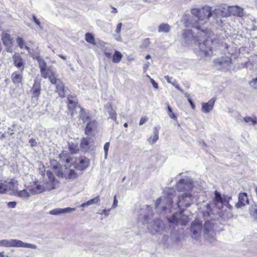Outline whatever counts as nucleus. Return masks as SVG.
Here are the masks:
<instances>
[{
	"instance_id": "49530a36",
	"label": "nucleus",
	"mask_w": 257,
	"mask_h": 257,
	"mask_svg": "<svg viewBox=\"0 0 257 257\" xmlns=\"http://www.w3.org/2000/svg\"><path fill=\"white\" fill-rule=\"evenodd\" d=\"M243 119L246 122L253 124H254L256 122V118H254L249 116L243 117Z\"/></svg>"
},
{
	"instance_id": "680f3d73",
	"label": "nucleus",
	"mask_w": 257,
	"mask_h": 257,
	"mask_svg": "<svg viewBox=\"0 0 257 257\" xmlns=\"http://www.w3.org/2000/svg\"><path fill=\"white\" fill-rule=\"evenodd\" d=\"M117 201L116 199V196H114V200H113V204H112V206L113 207H115L117 206Z\"/></svg>"
},
{
	"instance_id": "e2e57ef3",
	"label": "nucleus",
	"mask_w": 257,
	"mask_h": 257,
	"mask_svg": "<svg viewBox=\"0 0 257 257\" xmlns=\"http://www.w3.org/2000/svg\"><path fill=\"white\" fill-rule=\"evenodd\" d=\"M170 117L171 118L174 119H177V116L175 115V113H170Z\"/></svg>"
},
{
	"instance_id": "6ab92c4d",
	"label": "nucleus",
	"mask_w": 257,
	"mask_h": 257,
	"mask_svg": "<svg viewBox=\"0 0 257 257\" xmlns=\"http://www.w3.org/2000/svg\"><path fill=\"white\" fill-rule=\"evenodd\" d=\"M68 107L69 111L71 112H82L83 108L77 104L74 99H72L68 97Z\"/></svg>"
},
{
	"instance_id": "58836bf2",
	"label": "nucleus",
	"mask_w": 257,
	"mask_h": 257,
	"mask_svg": "<svg viewBox=\"0 0 257 257\" xmlns=\"http://www.w3.org/2000/svg\"><path fill=\"white\" fill-rule=\"evenodd\" d=\"M211 213V209L210 205L207 204L206 205V208L205 210L203 211L202 214L204 219H207L209 216H210Z\"/></svg>"
},
{
	"instance_id": "09e8293b",
	"label": "nucleus",
	"mask_w": 257,
	"mask_h": 257,
	"mask_svg": "<svg viewBox=\"0 0 257 257\" xmlns=\"http://www.w3.org/2000/svg\"><path fill=\"white\" fill-rule=\"evenodd\" d=\"M109 147V142L106 143L104 146L103 149H104V158L105 159L107 158Z\"/></svg>"
},
{
	"instance_id": "a211bd4d",
	"label": "nucleus",
	"mask_w": 257,
	"mask_h": 257,
	"mask_svg": "<svg viewBox=\"0 0 257 257\" xmlns=\"http://www.w3.org/2000/svg\"><path fill=\"white\" fill-rule=\"evenodd\" d=\"M41 92V84L39 82L35 81L31 90L32 99L34 101H37Z\"/></svg>"
},
{
	"instance_id": "6e6552de",
	"label": "nucleus",
	"mask_w": 257,
	"mask_h": 257,
	"mask_svg": "<svg viewBox=\"0 0 257 257\" xmlns=\"http://www.w3.org/2000/svg\"><path fill=\"white\" fill-rule=\"evenodd\" d=\"M214 194V204L217 208L220 209L224 205L230 210L232 208V206L229 203L230 200H231V196L224 195L222 197L220 193L216 190L215 191Z\"/></svg>"
},
{
	"instance_id": "603ef678",
	"label": "nucleus",
	"mask_w": 257,
	"mask_h": 257,
	"mask_svg": "<svg viewBox=\"0 0 257 257\" xmlns=\"http://www.w3.org/2000/svg\"><path fill=\"white\" fill-rule=\"evenodd\" d=\"M33 20V21L36 23V24L40 28H42L40 22L39 21V20L37 18L35 15H33L32 16Z\"/></svg>"
},
{
	"instance_id": "a878e982",
	"label": "nucleus",
	"mask_w": 257,
	"mask_h": 257,
	"mask_svg": "<svg viewBox=\"0 0 257 257\" xmlns=\"http://www.w3.org/2000/svg\"><path fill=\"white\" fill-rule=\"evenodd\" d=\"M51 185L53 186L52 183H51ZM54 188V186H51V187L49 188L48 187H45L40 184H36L32 187L31 190L34 194H39L43 192L46 190H51Z\"/></svg>"
},
{
	"instance_id": "f03ea898",
	"label": "nucleus",
	"mask_w": 257,
	"mask_h": 257,
	"mask_svg": "<svg viewBox=\"0 0 257 257\" xmlns=\"http://www.w3.org/2000/svg\"><path fill=\"white\" fill-rule=\"evenodd\" d=\"M153 214L152 208L149 205H146L141 209L139 219L142 221L143 223H147V227L149 232L155 234L163 231L165 226L163 222L160 219H157L151 221H150Z\"/></svg>"
},
{
	"instance_id": "f8f14e48",
	"label": "nucleus",
	"mask_w": 257,
	"mask_h": 257,
	"mask_svg": "<svg viewBox=\"0 0 257 257\" xmlns=\"http://www.w3.org/2000/svg\"><path fill=\"white\" fill-rule=\"evenodd\" d=\"M204 238L209 242L213 243L215 240V233L213 229V223L209 220L205 222L203 228Z\"/></svg>"
},
{
	"instance_id": "9d476101",
	"label": "nucleus",
	"mask_w": 257,
	"mask_h": 257,
	"mask_svg": "<svg viewBox=\"0 0 257 257\" xmlns=\"http://www.w3.org/2000/svg\"><path fill=\"white\" fill-rule=\"evenodd\" d=\"M214 194V204L217 208L220 209L224 205L230 210L232 208V206L229 203L230 200H231V196L224 195L222 197L220 193L216 190L215 191Z\"/></svg>"
},
{
	"instance_id": "423d86ee",
	"label": "nucleus",
	"mask_w": 257,
	"mask_h": 257,
	"mask_svg": "<svg viewBox=\"0 0 257 257\" xmlns=\"http://www.w3.org/2000/svg\"><path fill=\"white\" fill-rule=\"evenodd\" d=\"M0 246L7 247H24L36 249L37 246L35 244L26 243L16 239L0 240Z\"/></svg>"
},
{
	"instance_id": "0e129e2a",
	"label": "nucleus",
	"mask_w": 257,
	"mask_h": 257,
	"mask_svg": "<svg viewBox=\"0 0 257 257\" xmlns=\"http://www.w3.org/2000/svg\"><path fill=\"white\" fill-rule=\"evenodd\" d=\"M104 54L107 58H110L112 56L111 53L105 52Z\"/></svg>"
},
{
	"instance_id": "4d7b16f0",
	"label": "nucleus",
	"mask_w": 257,
	"mask_h": 257,
	"mask_svg": "<svg viewBox=\"0 0 257 257\" xmlns=\"http://www.w3.org/2000/svg\"><path fill=\"white\" fill-rule=\"evenodd\" d=\"M257 82V77L253 79L251 81L249 82V85L253 87H255V85Z\"/></svg>"
},
{
	"instance_id": "052dcab7",
	"label": "nucleus",
	"mask_w": 257,
	"mask_h": 257,
	"mask_svg": "<svg viewBox=\"0 0 257 257\" xmlns=\"http://www.w3.org/2000/svg\"><path fill=\"white\" fill-rule=\"evenodd\" d=\"M7 133L10 135L12 136L14 134L13 130H12L11 127L8 128V131L7 132Z\"/></svg>"
},
{
	"instance_id": "3c124183",
	"label": "nucleus",
	"mask_w": 257,
	"mask_h": 257,
	"mask_svg": "<svg viewBox=\"0 0 257 257\" xmlns=\"http://www.w3.org/2000/svg\"><path fill=\"white\" fill-rule=\"evenodd\" d=\"M7 206L9 208H15L17 205V202L16 201H11L9 202H6Z\"/></svg>"
},
{
	"instance_id": "0eeeda50",
	"label": "nucleus",
	"mask_w": 257,
	"mask_h": 257,
	"mask_svg": "<svg viewBox=\"0 0 257 257\" xmlns=\"http://www.w3.org/2000/svg\"><path fill=\"white\" fill-rule=\"evenodd\" d=\"M192 15L198 18L199 21H206L211 17V8L205 5L201 9H193L191 11Z\"/></svg>"
},
{
	"instance_id": "8fccbe9b",
	"label": "nucleus",
	"mask_w": 257,
	"mask_h": 257,
	"mask_svg": "<svg viewBox=\"0 0 257 257\" xmlns=\"http://www.w3.org/2000/svg\"><path fill=\"white\" fill-rule=\"evenodd\" d=\"M6 189L5 188V183L0 182V193L4 194L6 193Z\"/></svg>"
},
{
	"instance_id": "ea45409f",
	"label": "nucleus",
	"mask_w": 257,
	"mask_h": 257,
	"mask_svg": "<svg viewBox=\"0 0 257 257\" xmlns=\"http://www.w3.org/2000/svg\"><path fill=\"white\" fill-rule=\"evenodd\" d=\"M121 58V54L119 52L115 51L114 54L113 55L112 61L114 63H118L120 61Z\"/></svg>"
},
{
	"instance_id": "c03bdc74",
	"label": "nucleus",
	"mask_w": 257,
	"mask_h": 257,
	"mask_svg": "<svg viewBox=\"0 0 257 257\" xmlns=\"http://www.w3.org/2000/svg\"><path fill=\"white\" fill-rule=\"evenodd\" d=\"M30 54L32 56L33 59L37 60L38 58H40L41 57L40 56V52L38 49L37 48L35 52L32 50V51L30 50Z\"/></svg>"
},
{
	"instance_id": "20e7f679",
	"label": "nucleus",
	"mask_w": 257,
	"mask_h": 257,
	"mask_svg": "<svg viewBox=\"0 0 257 257\" xmlns=\"http://www.w3.org/2000/svg\"><path fill=\"white\" fill-rule=\"evenodd\" d=\"M210 31L209 30L208 33L206 36H202L201 37V35H200L195 42V44L198 46L200 51L206 56L210 55L214 45L212 39L208 37L206 38V37H207L208 35H210Z\"/></svg>"
},
{
	"instance_id": "e433bc0d",
	"label": "nucleus",
	"mask_w": 257,
	"mask_h": 257,
	"mask_svg": "<svg viewBox=\"0 0 257 257\" xmlns=\"http://www.w3.org/2000/svg\"><path fill=\"white\" fill-rule=\"evenodd\" d=\"M171 29L170 26L167 24H162L159 27L158 31L159 32L168 33Z\"/></svg>"
},
{
	"instance_id": "5fc2aeb1",
	"label": "nucleus",
	"mask_w": 257,
	"mask_h": 257,
	"mask_svg": "<svg viewBox=\"0 0 257 257\" xmlns=\"http://www.w3.org/2000/svg\"><path fill=\"white\" fill-rule=\"evenodd\" d=\"M29 143L32 147H36L37 146V142L35 139H31L29 141Z\"/></svg>"
},
{
	"instance_id": "7ed1b4c3",
	"label": "nucleus",
	"mask_w": 257,
	"mask_h": 257,
	"mask_svg": "<svg viewBox=\"0 0 257 257\" xmlns=\"http://www.w3.org/2000/svg\"><path fill=\"white\" fill-rule=\"evenodd\" d=\"M187 26H189V25H187ZM189 26H192V28L197 31V36L194 37L191 30H185L183 33V38L185 42L187 44L192 43L193 41L196 42L200 35H201V37L202 36L205 37L208 33L209 30L204 28V27L201 25L199 22L195 21L194 23H191Z\"/></svg>"
},
{
	"instance_id": "a19ab883",
	"label": "nucleus",
	"mask_w": 257,
	"mask_h": 257,
	"mask_svg": "<svg viewBox=\"0 0 257 257\" xmlns=\"http://www.w3.org/2000/svg\"><path fill=\"white\" fill-rule=\"evenodd\" d=\"M77 174L75 172V171L73 170H69L67 176H66V178L69 179H74L77 177Z\"/></svg>"
},
{
	"instance_id": "c9c22d12",
	"label": "nucleus",
	"mask_w": 257,
	"mask_h": 257,
	"mask_svg": "<svg viewBox=\"0 0 257 257\" xmlns=\"http://www.w3.org/2000/svg\"><path fill=\"white\" fill-rule=\"evenodd\" d=\"M59 158L61 160L66 162L67 163H69L71 161L69 157V154L67 151H63L61 154H60Z\"/></svg>"
},
{
	"instance_id": "f3484780",
	"label": "nucleus",
	"mask_w": 257,
	"mask_h": 257,
	"mask_svg": "<svg viewBox=\"0 0 257 257\" xmlns=\"http://www.w3.org/2000/svg\"><path fill=\"white\" fill-rule=\"evenodd\" d=\"M54 84L56 85V91L60 97H64L68 94L69 90L68 88L64 86L63 82L60 79L58 80L57 83Z\"/></svg>"
},
{
	"instance_id": "72a5a7b5",
	"label": "nucleus",
	"mask_w": 257,
	"mask_h": 257,
	"mask_svg": "<svg viewBox=\"0 0 257 257\" xmlns=\"http://www.w3.org/2000/svg\"><path fill=\"white\" fill-rule=\"evenodd\" d=\"M5 188L6 189V193H7L9 191H14L17 189V186H16L14 181H11L8 182H5Z\"/></svg>"
},
{
	"instance_id": "bb28decb",
	"label": "nucleus",
	"mask_w": 257,
	"mask_h": 257,
	"mask_svg": "<svg viewBox=\"0 0 257 257\" xmlns=\"http://www.w3.org/2000/svg\"><path fill=\"white\" fill-rule=\"evenodd\" d=\"M215 98H212L206 103L202 104V110L205 112H209L212 110L215 101Z\"/></svg>"
},
{
	"instance_id": "f257e3e1",
	"label": "nucleus",
	"mask_w": 257,
	"mask_h": 257,
	"mask_svg": "<svg viewBox=\"0 0 257 257\" xmlns=\"http://www.w3.org/2000/svg\"><path fill=\"white\" fill-rule=\"evenodd\" d=\"M164 195L158 198L155 203L158 213L165 214L171 212L173 210L178 208L179 210H185L194 203V197L191 192L183 193L178 196L175 204L173 199L176 197V192L173 188H166L164 190Z\"/></svg>"
},
{
	"instance_id": "aec40b11",
	"label": "nucleus",
	"mask_w": 257,
	"mask_h": 257,
	"mask_svg": "<svg viewBox=\"0 0 257 257\" xmlns=\"http://www.w3.org/2000/svg\"><path fill=\"white\" fill-rule=\"evenodd\" d=\"M76 167L80 170L86 169L89 164V160L85 157H81L75 161Z\"/></svg>"
},
{
	"instance_id": "338daca9",
	"label": "nucleus",
	"mask_w": 257,
	"mask_h": 257,
	"mask_svg": "<svg viewBox=\"0 0 257 257\" xmlns=\"http://www.w3.org/2000/svg\"><path fill=\"white\" fill-rule=\"evenodd\" d=\"M184 95H185V96L186 98H187V99H188V98H190V94H189L188 93L186 92V93H184Z\"/></svg>"
},
{
	"instance_id": "2f4dec72",
	"label": "nucleus",
	"mask_w": 257,
	"mask_h": 257,
	"mask_svg": "<svg viewBox=\"0 0 257 257\" xmlns=\"http://www.w3.org/2000/svg\"><path fill=\"white\" fill-rule=\"evenodd\" d=\"M12 79L15 84H19L21 82L22 75L21 72H15L12 74Z\"/></svg>"
},
{
	"instance_id": "774afa93",
	"label": "nucleus",
	"mask_w": 257,
	"mask_h": 257,
	"mask_svg": "<svg viewBox=\"0 0 257 257\" xmlns=\"http://www.w3.org/2000/svg\"><path fill=\"white\" fill-rule=\"evenodd\" d=\"M112 11L111 12L112 13H116L117 12V11L116 8H115L114 7H112Z\"/></svg>"
},
{
	"instance_id": "393cba45",
	"label": "nucleus",
	"mask_w": 257,
	"mask_h": 257,
	"mask_svg": "<svg viewBox=\"0 0 257 257\" xmlns=\"http://www.w3.org/2000/svg\"><path fill=\"white\" fill-rule=\"evenodd\" d=\"M75 210V208L67 207L65 208H55L49 211V214L53 215H57L61 214L69 213Z\"/></svg>"
},
{
	"instance_id": "2eb2a0df",
	"label": "nucleus",
	"mask_w": 257,
	"mask_h": 257,
	"mask_svg": "<svg viewBox=\"0 0 257 257\" xmlns=\"http://www.w3.org/2000/svg\"><path fill=\"white\" fill-rule=\"evenodd\" d=\"M211 17L213 18L216 23H218L221 22V17H228V12L225 8H216L213 10L211 9Z\"/></svg>"
},
{
	"instance_id": "4468645a",
	"label": "nucleus",
	"mask_w": 257,
	"mask_h": 257,
	"mask_svg": "<svg viewBox=\"0 0 257 257\" xmlns=\"http://www.w3.org/2000/svg\"><path fill=\"white\" fill-rule=\"evenodd\" d=\"M41 72V76L44 78H48L51 84L58 82V79L56 75V71L52 66L46 67Z\"/></svg>"
},
{
	"instance_id": "864d4df0",
	"label": "nucleus",
	"mask_w": 257,
	"mask_h": 257,
	"mask_svg": "<svg viewBox=\"0 0 257 257\" xmlns=\"http://www.w3.org/2000/svg\"><path fill=\"white\" fill-rule=\"evenodd\" d=\"M147 76L150 79V81L152 83L153 87L154 88H155L156 89H158V83L157 82H156L155 81L153 78H151L149 75H148Z\"/></svg>"
},
{
	"instance_id": "f704fd0d",
	"label": "nucleus",
	"mask_w": 257,
	"mask_h": 257,
	"mask_svg": "<svg viewBox=\"0 0 257 257\" xmlns=\"http://www.w3.org/2000/svg\"><path fill=\"white\" fill-rule=\"evenodd\" d=\"M99 201V197L98 196L91 199L86 202L83 203L81 205V207H85L92 204H96Z\"/></svg>"
},
{
	"instance_id": "b1692460",
	"label": "nucleus",
	"mask_w": 257,
	"mask_h": 257,
	"mask_svg": "<svg viewBox=\"0 0 257 257\" xmlns=\"http://www.w3.org/2000/svg\"><path fill=\"white\" fill-rule=\"evenodd\" d=\"M14 65L20 69L21 71L24 70L25 63L22 57L19 54H15L13 56Z\"/></svg>"
},
{
	"instance_id": "412c9836",
	"label": "nucleus",
	"mask_w": 257,
	"mask_h": 257,
	"mask_svg": "<svg viewBox=\"0 0 257 257\" xmlns=\"http://www.w3.org/2000/svg\"><path fill=\"white\" fill-rule=\"evenodd\" d=\"M249 203V200L246 193H240L238 195V201L235 204V206L239 208Z\"/></svg>"
},
{
	"instance_id": "1a4fd4ad",
	"label": "nucleus",
	"mask_w": 257,
	"mask_h": 257,
	"mask_svg": "<svg viewBox=\"0 0 257 257\" xmlns=\"http://www.w3.org/2000/svg\"><path fill=\"white\" fill-rule=\"evenodd\" d=\"M214 194V204L217 208L220 209L224 205L230 210L232 208V206L229 203L230 200H231V196L224 195L222 197L220 193L216 190L215 191Z\"/></svg>"
},
{
	"instance_id": "69168bd1",
	"label": "nucleus",
	"mask_w": 257,
	"mask_h": 257,
	"mask_svg": "<svg viewBox=\"0 0 257 257\" xmlns=\"http://www.w3.org/2000/svg\"><path fill=\"white\" fill-rule=\"evenodd\" d=\"M6 133H3L0 137V139H3L4 138H5L6 137Z\"/></svg>"
},
{
	"instance_id": "5701e85b",
	"label": "nucleus",
	"mask_w": 257,
	"mask_h": 257,
	"mask_svg": "<svg viewBox=\"0 0 257 257\" xmlns=\"http://www.w3.org/2000/svg\"><path fill=\"white\" fill-rule=\"evenodd\" d=\"M2 40L4 45L8 48H11L13 43V39L7 32H4L1 35Z\"/></svg>"
},
{
	"instance_id": "dca6fc26",
	"label": "nucleus",
	"mask_w": 257,
	"mask_h": 257,
	"mask_svg": "<svg viewBox=\"0 0 257 257\" xmlns=\"http://www.w3.org/2000/svg\"><path fill=\"white\" fill-rule=\"evenodd\" d=\"M202 229V222L199 220H195L191 223V231L192 237L196 240H198L200 237L201 230Z\"/></svg>"
},
{
	"instance_id": "4be33fe9",
	"label": "nucleus",
	"mask_w": 257,
	"mask_h": 257,
	"mask_svg": "<svg viewBox=\"0 0 257 257\" xmlns=\"http://www.w3.org/2000/svg\"><path fill=\"white\" fill-rule=\"evenodd\" d=\"M226 10L228 12V16L232 14L241 17L244 15L243 10L238 6H229Z\"/></svg>"
},
{
	"instance_id": "a18cd8bd",
	"label": "nucleus",
	"mask_w": 257,
	"mask_h": 257,
	"mask_svg": "<svg viewBox=\"0 0 257 257\" xmlns=\"http://www.w3.org/2000/svg\"><path fill=\"white\" fill-rule=\"evenodd\" d=\"M250 213L257 219V205H253L251 206Z\"/></svg>"
},
{
	"instance_id": "ddd939ff",
	"label": "nucleus",
	"mask_w": 257,
	"mask_h": 257,
	"mask_svg": "<svg viewBox=\"0 0 257 257\" xmlns=\"http://www.w3.org/2000/svg\"><path fill=\"white\" fill-rule=\"evenodd\" d=\"M185 210H179V212H176L170 218L169 221L171 223L180 224L186 225L190 219L189 215H186L184 213Z\"/></svg>"
},
{
	"instance_id": "7c9ffc66",
	"label": "nucleus",
	"mask_w": 257,
	"mask_h": 257,
	"mask_svg": "<svg viewBox=\"0 0 257 257\" xmlns=\"http://www.w3.org/2000/svg\"><path fill=\"white\" fill-rule=\"evenodd\" d=\"M16 42L21 49H26L29 53H30V48L25 44V41L22 37H17Z\"/></svg>"
},
{
	"instance_id": "39448f33",
	"label": "nucleus",
	"mask_w": 257,
	"mask_h": 257,
	"mask_svg": "<svg viewBox=\"0 0 257 257\" xmlns=\"http://www.w3.org/2000/svg\"><path fill=\"white\" fill-rule=\"evenodd\" d=\"M182 175V173L178 175L182 178L177 183L176 188L179 192H191L194 187L193 181L190 177Z\"/></svg>"
},
{
	"instance_id": "79ce46f5",
	"label": "nucleus",
	"mask_w": 257,
	"mask_h": 257,
	"mask_svg": "<svg viewBox=\"0 0 257 257\" xmlns=\"http://www.w3.org/2000/svg\"><path fill=\"white\" fill-rule=\"evenodd\" d=\"M37 60L38 63H39L40 71L47 67L46 63L43 58L40 57V58H38Z\"/></svg>"
},
{
	"instance_id": "c85d7f7f",
	"label": "nucleus",
	"mask_w": 257,
	"mask_h": 257,
	"mask_svg": "<svg viewBox=\"0 0 257 257\" xmlns=\"http://www.w3.org/2000/svg\"><path fill=\"white\" fill-rule=\"evenodd\" d=\"M160 127L157 126L154 128L153 136H151L148 140L150 144H154L159 139V132Z\"/></svg>"
},
{
	"instance_id": "13d9d810",
	"label": "nucleus",
	"mask_w": 257,
	"mask_h": 257,
	"mask_svg": "<svg viewBox=\"0 0 257 257\" xmlns=\"http://www.w3.org/2000/svg\"><path fill=\"white\" fill-rule=\"evenodd\" d=\"M122 24L121 23H118L117 25L116 28L115 30V32L117 33H119L120 31L121 28Z\"/></svg>"
},
{
	"instance_id": "c756f323",
	"label": "nucleus",
	"mask_w": 257,
	"mask_h": 257,
	"mask_svg": "<svg viewBox=\"0 0 257 257\" xmlns=\"http://www.w3.org/2000/svg\"><path fill=\"white\" fill-rule=\"evenodd\" d=\"M91 139L88 138H83L80 143V148L82 151L86 152L89 149V144L90 143Z\"/></svg>"
},
{
	"instance_id": "6e6d98bb",
	"label": "nucleus",
	"mask_w": 257,
	"mask_h": 257,
	"mask_svg": "<svg viewBox=\"0 0 257 257\" xmlns=\"http://www.w3.org/2000/svg\"><path fill=\"white\" fill-rule=\"evenodd\" d=\"M148 120V118L146 116L143 117L141 118L139 125H141L144 124Z\"/></svg>"
},
{
	"instance_id": "de8ad7c7",
	"label": "nucleus",
	"mask_w": 257,
	"mask_h": 257,
	"mask_svg": "<svg viewBox=\"0 0 257 257\" xmlns=\"http://www.w3.org/2000/svg\"><path fill=\"white\" fill-rule=\"evenodd\" d=\"M164 78L167 82L171 84L173 86L175 85V84H176V80L173 79L172 77H170L168 75H166L164 76Z\"/></svg>"
},
{
	"instance_id": "4c0bfd02",
	"label": "nucleus",
	"mask_w": 257,
	"mask_h": 257,
	"mask_svg": "<svg viewBox=\"0 0 257 257\" xmlns=\"http://www.w3.org/2000/svg\"><path fill=\"white\" fill-rule=\"evenodd\" d=\"M69 149L71 154H77L79 152L78 145L72 143L69 144Z\"/></svg>"
},
{
	"instance_id": "473e14b6",
	"label": "nucleus",
	"mask_w": 257,
	"mask_h": 257,
	"mask_svg": "<svg viewBox=\"0 0 257 257\" xmlns=\"http://www.w3.org/2000/svg\"><path fill=\"white\" fill-rule=\"evenodd\" d=\"M15 195L24 199H28L30 197L29 193L25 189L17 191Z\"/></svg>"
},
{
	"instance_id": "37998d69",
	"label": "nucleus",
	"mask_w": 257,
	"mask_h": 257,
	"mask_svg": "<svg viewBox=\"0 0 257 257\" xmlns=\"http://www.w3.org/2000/svg\"><path fill=\"white\" fill-rule=\"evenodd\" d=\"M85 40L89 43L94 44V37L91 34L89 33H87L85 34Z\"/></svg>"
},
{
	"instance_id": "cd10ccee",
	"label": "nucleus",
	"mask_w": 257,
	"mask_h": 257,
	"mask_svg": "<svg viewBox=\"0 0 257 257\" xmlns=\"http://www.w3.org/2000/svg\"><path fill=\"white\" fill-rule=\"evenodd\" d=\"M97 121L95 120H93L87 122L85 128V134L87 135H90L93 129L97 126Z\"/></svg>"
},
{
	"instance_id": "bf43d9fd",
	"label": "nucleus",
	"mask_w": 257,
	"mask_h": 257,
	"mask_svg": "<svg viewBox=\"0 0 257 257\" xmlns=\"http://www.w3.org/2000/svg\"><path fill=\"white\" fill-rule=\"evenodd\" d=\"M178 90H179L181 92L184 93V91L182 89L180 88L179 85L176 83V84H175V85H174Z\"/></svg>"
},
{
	"instance_id": "9b49d317",
	"label": "nucleus",
	"mask_w": 257,
	"mask_h": 257,
	"mask_svg": "<svg viewBox=\"0 0 257 257\" xmlns=\"http://www.w3.org/2000/svg\"><path fill=\"white\" fill-rule=\"evenodd\" d=\"M214 63L216 68L221 71H228L232 67L231 58L227 56H223L216 59Z\"/></svg>"
}]
</instances>
